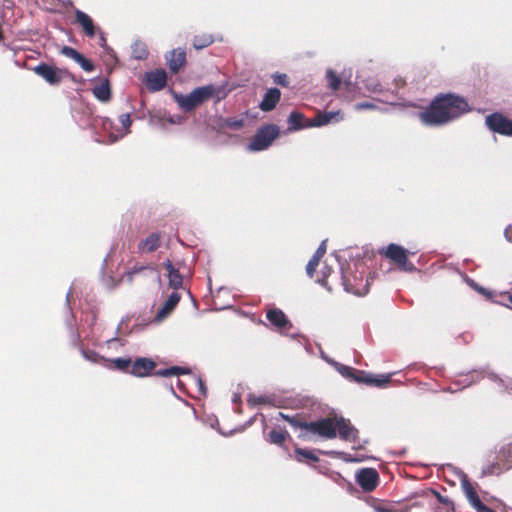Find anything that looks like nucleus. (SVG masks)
Wrapping results in <instances>:
<instances>
[{
  "instance_id": "54",
  "label": "nucleus",
  "mask_w": 512,
  "mask_h": 512,
  "mask_svg": "<svg viewBox=\"0 0 512 512\" xmlns=\"http://www.w3.org/2000/svg\"><path fill=\"white\" fill-rule=\"evenodd\" d=\"M111 124H112V123H111L110 121H108V122H105V123H104V126H105V127H107V125H109V127H110V126H111Z\"/></svg>"
},
{
  "instance_id": "27",
  "label": "nucleus",
  "mask_w": 512,
  "mask_h": 512,
  "mask_svg": "<svg viewBox=\"0 0 512 512\" xmlns=\"http://www.w3.org/2000/svg\"><path fill=\"white\" fill-rule=\"evenodd\" d=\"M188 373H189V369L182 368L179 366H173V367L166 368V369H160V370L156 371L155 374L157 376H161V377H170V376H178L180 374H188Z\"/></svg>"
},
{
  "instance_id": "41",
  "label": "nucleus",
  "mask_w": 512,
  "mask_h": 512,
  "mask_svg": "<svg viewBox=\"0 0 512 512\" xmlns=\"http://www.w3.org/2000/svg\"><path fill=\"white\" fill-rule=\"evenodd\" d=\"M326 243H327L326 239L321 242V244L317 248L316 252L314 253V256H316L319 259H321L323 257V255L326 252Z\"/></svg>"
},
{
  "instance_id": "46",
  "label": "nucleus",
  "mask_w": 512,
  "mask_h": 512,
  "mask_svg": "<svg viewBox=\"0 0 512 512\" xmlns=\"http://www.w3.org/2000/svg\"><path fill=\"white\" fill-rule=\"evenodd\" d=\"M192 380L198 386L200 393L202 395H205L206 394V387H205L203 381L201 380V378L193 377Z\"/></svg>"
},
{
  "instance_id": "13",
  "label": "nucleus",
  "mask_w": 512,
  "mask_h": 512,
  "mask_svg": "<svg viewBox=\"0 0 512 512\" xmlns=\"http://www.w3.org/2000/svg\"><path fill=\"white\" fill-rule=\"evenodd\" d=\"M280 96H281V92L279 89H277V88L269 89L265 93L261 103L259 104V108L265 112H269V111L273 110L276 107L277 103L279 102Z\"/></svg>"
},
{
  "instance_id": "55",
  "label": "nucleus",
  "mask_w": 512,
  "mask_h": 512,
  "mask_svg": "<svg viewBox=\"0 0 512 512\" xmlns=\"http://www.w3.org/2000/svg\"><path fill=\"white\" fill-rule=\"evenodd\" d=\"M119 331H120V325L117 327L116 335L119 333Z\"/></svg>"
},
{
  "instance_id": "22",
  "label": "nucleus",
  "mask_w": 512,
  "mask_h": 512,
  "mask_svg": "<svg viewBox=\"0 0 512 512\" xmlns=\"http://www.w3.org/2000/svg\"><path fill=\"white\" fill-rule=\"evenodd\" d=\"M304 116L303 114L293 111L288 116V124L289 130L298 131L305 127H308L307 124H303Z\"/></svg>"
},
{
  "instance_id": "12",
  "label": "nucleus",
  "mask_w": 512,
  "mask_h": 512,
  "mask_svg": "<svg viewBox=\"0 0 512 512\" xmlns=\"http://www.w3.org/2000/svg\"><path fill=\"white\" fill-rule=\"evenodd\" d=\"M74 13L77 24H79L82 27L85 34L88 37H94L96 34V27L93 23L92 18L88 14L79 9H75Z\"/></svg>"
},
{
  "instance_id": "15",
  "label": "nucleus",
  "mask_w": 512,
  "mask_h": 512,
  "mask_svg": "<svg viewBox=\"0 0 512 512\" xmlns=\"http://www.w3.org/2000/svg\"><path fill=\"white\" fill-rule=\"evenodd\" d=\"M385 256L394 261L398 266L406 263L407 251L397 244H389L384 252Z\"/></svg>"
},
{
  "instance_id": "44",
  "label": "nucleus",
  "mask_w": 512,
  "mask_h": 512,
  "mask_svg": "<svg viewBox=\"0 0 512 512\" xmlns=\"http://www.w3.org/2000/svg\"><path fill=\"white\" fill-rule=\"evenodd\" d=\"M475 381L476 380H474L472 377L466 376L458 382H455V384H459L462 388H465L471 386Z\"/></svg>"
},
{
  "instance_id": "32",
  "label": "nucleus",
  "mask_w": 512,
  "mask_h": 512,
  "mask_svg": "<svg viewBox=\"0 0 512 512\" xmlns=\"http://www.w3.org/2000/svg\"><path fill=\"white\" fill-rule=\"evenodd\" d=\"M279 416L282 417L283 419H285L287 422H289V424L291 426H293L294 428H301V429L306 430V426L309 423V422H302V421L298 420L296 417L285 415L282 412H279Z\"/></svg>"
},
{
  "instance_id": "9",
  "label": "nucleus",
  "mask_w": 512,
  "mask_h": 512,
  "mask_svg": "<svg viewBox=\"0 0 512 512\" xmlns=\"http://www.w3.org/2000/svg\"><path fill=\"white\" fill-rule=\"evenodd\" d=\"M337 432L341 439L347 441H355L358 435V430L352 426L349 420L343 417L336 418Z\"/></svg>"
},
{
  "instance_id": "36",
  "label": "nucleus",
  "mask_w": 512,
  "mask_h": 512,
  "mask_svg": "<svg viewBox=\"0 0 512 512\" xmlns=\"http://www.w3.org/2000/svg\"><path fill=\"white\" fill-rule=\"evenodd\" d=\"M319 261L320 259L317 258L316 256H312V258L309 260L307 266H306V273L309 277H312L313 276V273L316 269V267L318 266L319 264Z\"/></svg>"
},
{
  "instance_id": "43",
  "label": "nucleus",
  "mask_w": 512,
  "mask_h": 512,
  "mask_svg": "<svg viewBox=\"0 0 512 512\" xmlns=\"http://www.w3.org/2000/svg\"><path fill=\"white\" fill-rule=\"evenodd\" d=\"M147 269L146 266H138L135 265L131 270L127 273L128 279L131 281L133 279V276L143 270Z\"/></svg>"
},
{
  "instance_id": "39",
  "label": "nucleus",
  "mask_w": 512,
  "mask_h": 512,
  "mask_svg": "<svg viewBox=\"0 0 512 512\" xmlns=\"http://www.w3.org/2000/svg\"><path fill=\"white\" fill-rule=\"evenodd\" d=\"M377 106L373 102H361L355 105L356 110H368V109H376Z\"/></svg>"
},
{
  "instance_id": "11",
  "label": "nucleus",
  "mask_w": 512,
  "mask_h": 512,
  "mask_svg": "<svg viewBox=\"0 0 512 512\" xmlns=\"http://www.w3.org/2000/svg\"><path fill=\"white\" fill-rule=\"evenodd\" d=\"M342 119L339 111H329L324 113H318L312 122L308 123V127H321L332 122H339Z\"/></svg>"
},
{
  "instance_id": "4",
  "label": "nucleus",
  "mask_w": 512,
  "mask_h": 512,
  "mask_svg": "<svg viewBox=\"0 0 512 512\" xmlns=\"http://www.w3.org/2000/svg\"><path fill=\"white\" fill-rule=\"evenodd\" d=\"M306 431L322 438L333 439L337 435L336 418H323L318 421L309 422L306 426Z\"/></svg>"
},
{
  "instance_id": "42",
  "label": "nucleus",
  "mask_w": 512,
  "mask_h": 512,
  "mask_svg": "<svg viewBox=\"0 0 512 512\" xmlns=\"http://www.w3.org/2000/svg\"><path fill=\"white\" fill-rule=\"evenodd\" d=\"M274 81L282 86L288 85V77L286 74H276L274 76Z\"/></svg>"
},
{
  "instance_id": "38",
  "label": "nucleus",
  "mask_w": 512,
  "mask_h": 512,
  "mask_svg": "<svg viewBox=\"0 0 512 512\" xmlns=\"http://www.w3.org/2000/svg\"><path fill=\"white\" fill-rule=\"evenodd\" d=\"M83 357L88 360V361H91V362H94V363H97L99 361V359L101 358L96 352L94 351H85V350H82L81 351Z\"/></svg>"
},
{
  "instance_id": "33",
  "label": "nucleus",
  "mask_w": 512,
  "mask_h": 512,
  "mask_svg": "<svg viewBox=\"0 0 512 512\" xmlns=\"http://www.w3.org/2000/svg\"><path fill=\"white\" fill-rule=\"evenodd\" d=\"M112 363L114 365V368L120 371H125L129 368L131 364L130 358H115L112 360Z\"/></svg>"
},
{
  "instance_id": "56",
  "label": "nucleus",
  "mask_w": 512,
  "mask_h": 512,
  "mask_svg": "<svg viewBox=\"0 0 512 512\" xmlns=\"http://www.w3.org/2000/svg\"><path fill=\"white\" fill-rule=\"evenodd\" d=\"M70 292L66 295L67 301H69Z\"/></svg>"
},
{
  "instance_id": "10",
  "label": "nucleus",
  "mask_w": 512,
  "mask_h": 512,
  "mask_svg": "<svg viewBox=\"0 0 512 512\" xmlns=\"http://www.w3.org/2000/svg\"><path fill=\"white\" fill-rule=\"evenodd\" d=\"M147 87L150 91H159L166 85L167 76L164 70L147 73Z\"/></svg>"
},
{
  "instance_id": "30",
  "label": "nucleus",
  "mask_w": 512,
  "mask_h": 512,
  "mask_svg": "<svg viewBox=\"0 0 512 512\" xmlns=\"http://www.w3.org/2000/svg\"><path fill=\"white\" fill-rule=\"evenodd\" d=\"M221 126L230 128L232 130H239L244 126V118H225L222 120Z\"/></svg>"
},
{
  "instance_id": "18",
  "label": "nucleus",
  "mask_w": 512,
  "mask_h": 512,
  "mask_svg": "<svg viewBox=\"0 0 512 512\" xmlns=\"http://www.w3.org/2000/svg\"><path fill=\"white\" fill-rule=\"evenodd\" d=\"M160 246V234L159 233H151L144 240L140 241L138 244V251L140 253H151Z\"/></svg>"
},
{
  "instance_id": "45",
  "label": "nucleus",
  "mask_w": 512,
  "mask_h": 512,
  "mask_svg": "<svg viewBox=\"0 0 512 512\" xmlns=\"http://www.w3.org/2000/svg\"><path fill=\"white\" fill-rule=\"evenodd\" d=\"M248 402L252 405H258L265 403L266 399L263 396H249Z\"/></svg>"
},
{
  "instance_id": "28",
  "label": "nucleus",
  "mask_w": 512,
  "mask_h": 512,
  "mask_svg": "<svg viewBox=\"0 0 512 512\" xmlns=\"http://www.w3.org/2000/svg\"><path fill=\"white\" fill-rule=\"evenodd\" d=\"M286 436H287L286 431L273 429L272 431L269 432L267 440L271 444L282 446L286 440Z\"/></svg>"
},
{
  "instance_id": "25",
  "label": "nucleus",
  "mask_w": 512,
  "mask_h": 512,
  "mask_svg": "<svg viewBox=\"0 0 512 512\" xmlns=\"http://www.w3.org/2000/svg\"><path fill=\"white\" fill-rule=\"evenodd\" d=\"M295 458L298 462H318L319 461V458L313 451L307 450V449H302V448L295 449Z\"/></svg>"
},
{
  "instance_id": "7",
  "label": "nucleus",
  "mask_w": 512,
  "mask_h": 512,
  "mask_svg": "<svg viewBox=\"0 0 512 512\" xmlns=\"http://www.w3.org/2000/svg\"><path fill=\"white\" fill-rule=\"evenodd\" d=\"M379 475L373 468H362L356 474V481L359 486L367 492L374 490L378 484Z\"/></svg>"
},
{
  "instance_id": "23",
  "label": "nucleus",
  "mask_w": 512,
  "mask_h": 512,
  "mask_svg": "<svg viewBox=\"0 0 512 512\" xmlns=\"http://www.w3.org/2000/svg\"><path fill=\"white\" fill-rule=\"evenodd\" d=\"M322 358L326 362L331 364L341 375H343L346 378H353L355 380L356 377H354V371H353V369L351 367L345 366V365H343L341 363H338V362L328 358L324 354H322Z\"/></svg>"
},
{
  "instance_id": "53",
  "label": "nucleus",
  "mask_w": 512,
  "mask_h": 512,
  "mask_svg": "<svg viewBox=\"0 0 512 512\" xmlns=\"http://www.w3.org/2000/svg\"><path fill=\"white\" fill-rule=\"evenodd\" d=\"M116 340H117V337L114 336L111 339L107 340V343L110 344L111 342L116 341Z\"/></svg>"
},
{
  "instance_id": "51",
  "label": "nucleus",
  "mask_w": 512,
  "mask_h": 512,
  "mask_svg": "<svg viewBox=\"0 0 512 512\" xmlns=\"http://www.w3.org/2000/svg\"><path fill=\"white\" fill-rule=\"evenodd\" d=\"M470 285H471L474 289H476L477 291H479V292H481V293H484V292H485L484 288L479 287V286H478L476 283H474L473 281H471Z\"/></svg>"
},
{
  "instance_id": "34",
  "label": "nucleus",
  "mask_w": 512,
  "mask_h": 512,
  "mask_svg": "<svg viewBox=\"0 0 512 512\" xmlns=\"http://www.w3.org/2000/svg\"><path fill=\"white\" fill-rule=\"evenodd\" d=\"M133 55L134 58L141 60L147 57L148 52L143 44L135 43L133 46Z\"/></svg>"
},
{
  "instance_id": "31",
  "label": "nucleus",
  "mask_w": 512,
  "mask_h": 512,
  "mask_svg": "<svg viewBox=\"0 0 512 512\" xmlns=\"http://www.w3.org/2000/svg\"><path fill=\"white\" fill-rule=\"evenodd\" d=\"M326 78L328 82V86L330 89L336 91L339 89L341 84V79L339 76L331 69H328L326 72Z\"/></svg>"
},
{
  "instance_id": "19",
  "label": "nucleus",
  "mask_w": 512,
  "mask_h": 512,
  "mask_svg": "<svg viewBox=\"0 0 512 512\" xmlns=\"http://www.w3.org/2000/svg\"><path fill=\"white\" fill-rule=\"evenodd\" d=\"M391 379V374L375 376L373 374H365L363 377L355 378L356 382H362L367 385H373L376 387L385 386Z\"/></svg>"
},
{
  "instance_id": "26",
  "label": "nucleus",
  "mask_w": 512,
  "mask_h": 512,
  "mask_svg": "<svg viewBox=\"0 0 512 512\" xmlns=\"http://www.w3.org/2000/svg\"><path fill=\"white\" fill-rule=\"evenodd\" d=\"M214 42L212 35L210 34H201L196 35L193 39V47L197 50L208 47Z\"/></svg>"
},
{
  "instance_id": "24",
  "label": "nucleus",
  "mask_w": 512,
  "mask_h": 512,
  "mask_svg": "<svg viewBox=\"0 0 512 512\" xmlns=\"http://www.w3.org/2000/svg\"><path fill=\"white\" fill-rule=\"evenodd\" d=\"M484 377H487L493 382H496L499 384V386L507 391L508 393L512 394V379L511 378H501L497 374L493 372H488Z\"/></svg>"
},
{
  "instance_id": "3",
  "label": "nucleus",
  "mask_w": 512,
  "mask_h": 512,
  "mask_svg": "<svg viewBox=\"0 0 512 512\" xmlns=\"http://www.w3.org/2000/svg\"><path fill=\"white\" fill-rule=\"evenodd\" d=\"M279 128L276 125H266L257 130L256 134L248 144V150L253 152L267 149L278 137Z\"/></svg>"
},
{
  "instance_id": "37",
  "label": "nucleus",
  "mask_w": 512,
  "mask_h": 512,
  "mask_svg": "<svg viewBox=\"0 0 512 512\" xmlns=\"http://www.w3.org/2000/svg\"><path fill=\"white\" fill-rule=\"evenodd\" d=\"M81 68L86 71V72H92L94 70V65L93 63L86 59L83 55H81V57L79 58V60H77V62Z\"/></svg>"
},
{
  "instance_id": "21",
  "label": "nucleus",
  "mask_w": 512,
  "mask_h": 512,
  "mask_svg": "<svg viewBox=\"0 0 512 512\" xmlns=\"http://www.w3.org/2000/svg\"><path fill=\"white\" fill-rule=\"evenodd\" d=\"M93 95L101 102H107L111 97L109 81L105 79L92 90Z\"/></svg>"
},
{
  "instance_id": "50",
  "label": "nucleus",
  "mask_w": 512,
  "mask_h": 512,
  "mask_svg": "<svg viewBox=\"0 0 512 512\" xmlns=\"http://www.w3.org/2000/svg\"><path fill=\"white\" fill-rule=\"evenodd\" d=\"M344 460H345V461H348V462H360V461H362V459H359V458H352V457H351V456H349V455H345Z\"/></svg>"
},
{
  "instance_id": "2",
  "label": "nucleus",
  "mask_w": 512,
  "mask_h": 512,
  "mask_svg": "<svg viewBox=\"0 0 512 512\" xmlns=\"http://www.w3.org/2000/svg\"><path fill=\"white\" fill-rule=\"evenodd\" d=\"M227 95L224 87L215 86L213 84L197 87L189 94H174V100L179 107L188 112L195 109L210 98H215L216 101L224 99Z\"/></svg>"
},
{
  "instance_id": "57",
  "label": "nucleus",
  "mask_w": 512,
  "mask_h": 512,
  "mask_svg": "<svg viewBox=\"0 0 512 512\" xmlns=\"http://www.w3.org/2000/svg\"><path fill=\"white\" fill-rule=\"evenodd\" d=\"M509 301L512 303V294L509 296Z\"/></svg>"
},
{
  "instance_id": "48",
  "label": "nucleus",
  "mask_w": 512,
  "mask_h": 512,
  "mask_svg": "<svg viewBox=\"0 0 512 512\" xmlns=\"http://www.w3.org/2000/svg\"><path fill=\"white\" fill-rule=\"evenodd\" d=\"M504 235L509 242H512V225L505 229Z\"/></svg>"
},
{
  "instance_id": "16",
  "label": "nucleus",
  "mask_w": 512,
  "mask_h": 512,
  "mask_svg": "<svg viewBox=\"0 0 512 512\" xmlns=\"http://www.w3.org/2000/svg\"><path fill=\"white\" fill-rule=\"evenodd\" d=\"M267 319L273 324L277 329H283L286 327H291L290 321L287 319L282 310L277 308H272L267 311Z\"/></svg>"
},
{
  "instance_id": "35",
  "label": "nucleus",
  "mask_w": 512,
  "mask_h": 512,
  "mask_svg": "<svg viewBox=\"0 0 512 512\" xmlns=\"http://www.w3.org/2000/svg\"><path fill=\"white\" fill-rule=\"evenodd\" d=\"M61 54L65 55L68 58L73 59L75 62L79 60L82 54H80L77 50L70 46H63L61 49Z\"/></svg>"
},
{
  "instance_id": "20",
  "label": "nucleus",
  "mask_w": 512,
  "mask_h": 512,
  "mask_svg": "<svg viewBox=\"0 0 512 512\" xmlns=\"http://www.w3.org/2000/svg\"><path fill=\"white\" fill-rule=\"evenodd\" d=\"M164 266L168 271L169 286L178 289L182 286L183 278L178 270H176L170 260L164 262Z\"/></svg>"
},
{
  "instance_id": "40",
  "label": "nucleus",
  "mask_w": 512,
  "mask_h": 512,
  "mask_svg": "<svg viewBox=\"0 0 512 512\" xmlns=\"http://www.w3.org/2000/svg\"><path fill=\"white\" fill-rule=\"evenodd\" d=\"M366 88L368 91L373 93L382 92V86L378 82L372 81L371 83H367Z\"/></svg>"
},
{
  "instance_id": "5",
  "label": "nucleus",
  "mask_w": 512,
  "mask_h": 512,
  "mask_svg": "<svg viewBox=\"0 0 512 512\" xmlns=\"http://www.w3.org/2000/svg\"><path fill=\"white\" fill-rule=\"evenodd\" d=\"M35 74L43 78L50 85H58L68 72L63 69L55 68L46 63H40L32 69Z\"/></svg>"
},
{
  "instance_id": "1",
  "label": "nucleus",
  "mask_w": 512,
  "mask_h": 512,
  "mask_svg": "<svg viewBox=\"0 0 512 512\" xmlns=\"http://www.w3.org/2000/svg\"><path fill=\"white\" fill-rule=\"evenodd\" d=\"M470 111L467 101L454 94L440 95L429 108L418 114L420 121L427 126H442Z\"/></svg>"
},
{
  "instance_id": "49",
  "label": "nucleus",
  "mask_w": 512,
  "mask_h": 512,
  "mask_svg": "<svg viewBox=\"0 0 512 512\" xmlns=\"http://www.w3.org/2000/svg\"><path fill=\"white\" fill-rule=\"evenodd\" d=\"M496 468V465L492 464L487 467V469L483 470V474H492L494 473V469Z\"/></svg>"
},
{
  "instance_id": "17",
  "label": "nucleus",
  "mask_w": 512,
  "mask_h": 512,
  "mask_svg": "<svg viewBox=\"0 0 512 512\" xmlns=\"http://www.w3.org/2000/svg\"><path fill=\"white\" fill-rule=\"evenodd\" d=\"M180 301V295L177 292L171 293L168 299L163 304L162 308L157 312L155 319L162 321L165 319L177 306Z\"/></svg>"
},
{
  "instance_id": "52",
  "label": "nucleus",
  "mask_w": 512,
  "mask_h": 512,
  "mask_svg": "<svg viewBox=\"0 0 512 512\" xmlns=\"http://www.w3.org/2000/svg\"><path fill=\"white\" fill-rule=\"evenodd\" d=\"M105 44H106V39H105V38H104V36L102 35V36L100 37V45H101V46H104Z\"/></svg>"
},
{
  "instance_id": "6",
  "label": "nucleus",
  "mask_w": 512,
  "mask_h": 512,
  "mask_svg": "<svg viewBox=\"0 0 512 512\" xmlns=\"http://www.w3.org/2000/svg\"><path fill=\"white\" fill-rule=\"evenodd\" d=\"M485 123L489 130L504 136H512V120L502 114L493 113L486 117Z\"/></svg>"
},
{
  "instance_id": "14",
  "label": "nucleus",
  "mask_w": 512,
  "mask_h": 512,
  "mask_svg": "<svg viewBox=\"0 0 512 512\" xmlns=\"http://www.w3.org/2000/svg\"><path fill=\"white\" fill-rule=\"evenodd\" d=\"M168 66L174 73L178 72L180 68L185 64L186 53L185 50L178 48L174 49L166 56Z\"/></svg>"
},
{
  "instance_id": "8",
  "label": "nucleus",
  "mask_w": 512,
  "mask_h": 512,
  "mask_svg": "<svg viewBox=\"0 0 512 512\" xmlns=\"http://www.w3.org/2000/svg\"><path fill=\"white\" fill-rule=\"evenodd\" d=\"M156 364L153 360L140 357L132 364L130 374L136 377H146L155 368Z\"/></svg>"
},
{
  "instance_id": "47",
  "label": "nucleus",
  "mask_w": 512,
  "mask_h": 512,
  "mask_svg": "<svg viewBox=\"0 0 512 512\" xmlns=\"http://www.w3.org/2000/svg\"><path fill=\"white\" fill-rule=\"evenodd\" d=\"M399 267L402 270L408 271V272H413V271L416 270L415 266L412 263H409L407 258H406V263L405 264H400Z\"/></svg>"
},
{
  "instance_id": "29",
  "label": "nucleus",
  "mask_w": 512,
  "mask_h": 512,
  "mask_svg": "<svg viewBox=\"0 0 512 512\" xmlns=\"http://www.w3.org/2000/svg\"><path fill=\"white\" fill-rule=\"evenodd\" d=\"M119 122L121 123V125H122V127L124 129V132L121 133L119 136L112 134L111 135V142H116L119 138H121L124 135L129 133V127L131 125L130 114H128V113L121 114L119 116Z\"/></svg>"
}]
</instances>
